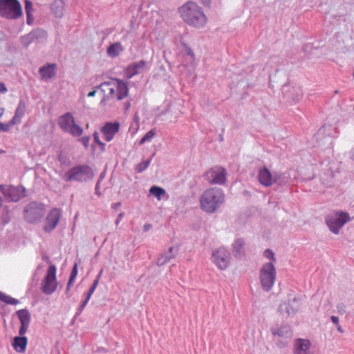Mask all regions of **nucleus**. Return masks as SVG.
<instances>
[{
  "label": "nucleus",
  "mask_w": 354,
  "mask_h": 354,
  "mask_svg": "<svg viewBox=\"0 0 354 354\" xmlns=\"http://www.w3.org/2000/svg\"><path fill=\"white\" fill-rule=\"evenodd\" d=\"M180 17L188 25L201 28L207 21V17L202 8L194 2H187L179 8Z\"/></svg>",
  "instance_id": "obj_1"
},
{
  "label": "nucleus",
  "mask_w": 354,
  "mask_h": 354,
  "mask_svg": "<svg viewBox=\"0 0 354 354\" xmlns=\"http://www.w3.org/2000/svg\"><path fill=\"white\" fill-rule=\"evenodd\" d=\"M224 201L225 195L221 189H207L201 196V207L204 212L212 214L220 207Z\"/></svg>",
  "instance_id": "obj_2"
},
{
  "label": "nucleus",
  "mask_w": 354,
  "mask_h": 354,
  "mask_svg": "<svg viewBox=\"0 0 354 354\" xmlns=\"http://www.w3.org/2000/svg\"><path fill=\"white\" fill-rule=\"evenodd\" d=\"M93 169L88 165H77L71 169L62 176V179L66 182L76 181L85 183L94 178Z\"/></svg>",
  "instance_id": "obj_3"
},
{
  "label": "nucleus",
  "mask_w": 354,
  "mask_h": 354,
  "mask_svg": "<svg viewBox=\"0 0 354 354\" xmlns=\"http://www.w3.org/2000/svg\"><path fill=\"white\" fill-rule=\"evenodd\" d=\"M46 214L44 203L38 201H31L23 209L24 220L31 224L39 223Z\"/></svg>",
  "instance_id": "obj_4"
},
{
  "label": "nucleus",
  "mask_w": 354,
  "mask_h": 354,
  "mask_svg": "<svg viewBox=\"0 0 354 354\" xmlns=\"http://www.w3.org/2000/svg\"><path fill=\"white\" fill-rule=\"evenodd\" d=\"M22 8L18 0H0V16L6 19H18Z\"/></svg>",
  "instance_id": "obj_5"
},
{
  "label": "nucleus",
  "mask_w": 354,
  "mask_h": 354,
  "mask_svg": "<svg viewBox=\"0 0 354 354\" xmlns=\"http://www.w3.org/2000/svg\"><path fill=\"white\" fill-rule=\"evenodd\" d=\"M58 125L63 131L74 137L80 136L83 132V129L75 123V118L70 112L59 116Z\"/></svg>",
  "instance_id": "obj_6"
},
{
  "label": "nucleus",
  "mask_w": 354,
  "mask_h": 354,
  "mask_svg": "<svg viewBox=\"0 0 354 354\" xmlns=\"http://www.w3.org/2000/svg\"><path fill=\"white\" fill-rule=\"evenodd\" d=\"M259 279L263 290L268 292L276 279V269L272 262L266 263L259 272Z\"/></svg>",
  "instance_id": "obj_7"
},
{
  "label": "nucleus",
  "mask_w": 354,
  "mask_h": 354,
  "mask_svg": "<svg viewBox=\"0 0 354 354\" xmlns=\"http://www.w3.org/2000/svg\"><path fill=\"white\" fill-rule=\"evenodd\" d=\"M349 214L342 211L337 212L334 215L328 216L326 223L329 230L334 234H339V230L350 221Z\"/></svg>",
  "instance_id": "obj_8"
},
{
  "label": "nucleus",
  "mask_w": 354,
  "mask_h": 354,
  "mask_svg": "<svg viewBox=\"0 0 354 354\" xmlns=\"http://www.w3.org/2000/svg\"><path fill=\"white\" fill-rule=\"evenodd\" d=\"M0 192L8 202H18L26 196V188L22 186L0 185Z\"/></svg>",
  "instance_id": "obj_9"
},
{
  "label": "nucleus",
  "mask_w": 354,
  "mask_h": 354,
  "mask_svg": "<svg viewBox=\"0 0 354 354\" xmlns=\"http://www.w3.org/2000/svg\"><path fill=\"white\" fill-rule=\"evenodd\" d=\"M56 270L57 269L55 265H50L48 268L47 273L41 285V290L45 295H51L56 290L57 285Z\"/></svg>",
  "instance_id": "obj_10"
},
{
  "label": "nucleus",
  "mask_w": 354,
  "mask_h": 354,
  "mask_svg": "<svg viewBox=\"0 0 354 354\" xmlns=\"http://www.w3.org/2000/svg\"><path fill=\"white\" fill-rule=\"evenodd\" d=\"M203 176L211 184L223 185L226 181V171L223 167H215L207 171Z\"/></svg>",
  "instance_id": "obj_11"
},
{
  "label": "nucleus",
  "mask_w": 354,
  "mask_h": 354,
  "mask_svg": "<svg viewBox=\"0 0 354 354\" xmlns=\"http://www.w3.org/2000/svg\"><path fill=\"white\" fill-rule=\"evenodd\" d=\"M212 259L219 269L225 270L230 263V253L227 248L221 247L213 252Z\"/></svg>",
  "instance_id": "obj_12"
},
{
  "label": "nucleus",
  "mask_w": 354,
  "mask_h": 354,
  "mask_svg": "<svg viewBox=\"0 0 354 354\" xmlns=\"http://www.w3.org/2000/svg\"><path fill=\"white\" fill-rule=\"evenodd\" d=\"M300 304L299 300L294 297L281 302L278 308L279 313L286 317L293 316L299 310Z\"/></svg>",
  "instance_id": "obj_13"
},
{
  "label": "nucleus",
  "mask_w": 354,
  "mask_h": 354,
  "mask_svg": "<svg viewBox=\"0 0 354 354\" xmlns=\"http://www.w3.org/2000/svg\"><path fill=\"white\" fill-rule=\"evenodd\" d=\"M47 32L41 28H36L32 30L28 34L25 35L20 38L22 46L25 48L35 41H41L43 39H46Z\"/></svg>",
  "instance_id": "obj_14"
},
{
  "label": "nucleus",
  "mask_w": 354,
  "mask_h": 354,
  "mask_svg": "<svg viewBox=\"0 0 354 354\" xmlns=\"http://www.w3.org/2000/svg\"><path fill=\"white\" fill-rule=\"evenodd\" d=\"M60 217L61 212L59 209L53 208L51 209L46 218L44 230L46 232H50L53 231L57 225Z\"/></svg>",
  "instance_id": "obj_15"
},
{
  "label": "nucleus",
  "mask_w": 354,
  "mask_h": 354,
  "mask_svg": "<svg viewBox=\"0 0 354 354\" xmlns=\"http://www.w3.org/2000/svg\"><path fill=\"white\" fill-rule=\"evenodd\" d=\"M120 123L106 122L101 129V131L104 135V139L107 142H110L114 137L115 134L118 132Z\"/></svg>",
  "instance_id": "obj_16"
},
{
  "label": "nucleus",
  "mask_w": 354,
  "mask_h": 354,
  "mask_svg": "<svg viewBox=\"0 0 354 354\" xmlns=\"http://www.w3.org/2000/svg\"><path fill=\"white\" fill-rule=\"evenodd\" d=\"M272 176L273 173H271L266 167H263L259 170V182L265 187H269L272 185Z\"/></svg>",
  "instance_id": "obj_17"
},
{
  "label": "nucleus",
  "mask_w": 354,
  "mask_h": 354,
  "mask_svg": "<svg viewBox=\"0 0 354 354\" xmlns=\"http://www.w3.org/2000/svg\"><path fill=\"white\" fill-rule=\"evenodd\" d=\"M97 88L100 89V91L104 93V97L101 101V103L106 100H109L110 97H112L115 94V84H112L111 82H102L98 86H97Z\"/></svg>",
  "instance_id": "obj_18"
},
{
  "label": "nucleus",
  "mask_w": 354,
  "mask_h": 354,
  "mask_svg": "<svg viewBox=\"0 0 354 354\" xmlns=\"http://www.w3.org/2000/svg\"><path fill=\"white\" fill-rule=\"evenodd\" d=\"M145 66L146 62L145 60H140V62L132 63L127 68V77L131 78L134 75L140 73Z\"/></svg>",
  "instance_id": "obj_19"
},
{
  "label": "nucleus",
  "mask_w": 354,
  "mask_h": 354,
  "mask_svg": "<svg viewBox=\"0 0 354 354\" xmlns=\"http://www.w3.org/2000/svg\"><path fill=\"white\" fill-rule=\"evenodd\" d=\"M28 344V338L25 336H16L13 338L12 345L19 353H24Z\"/></svg>",
  "instance_id": "obj_20"
},
{
  "label": "nucleus",
  "mask_w": 354,
  "mask_h": 354,
  "mask_svg": "<svg viewBox=\"0 0 354 354\" xmlns=\"http://www.w3.org/2000/svg\"><path fill=\"white\" fill-rule=\"evenodd\" d=\"M310 342L308 339H297L293 354H308Z\"/></svg>",
  "instance_id": "obj_21"
},
{
  "label": "nucleus",
  "mask_w": 354,
  "mask_h": 354,
  "mask_svg": "<svg viewBox=\"0 0 354 354\" xmlns=\"http://www.w3.org/2000/svg\"><path fill=\"white\" fill-rule=\"evenodd\" d=\"M56 64H48L43 66L39 68V73L41 78L45 80H48L53 77L56 73L55 72Z\"/></svg>",
  "instance_id": "obj_22"
},
{
  "label": "nucleus",
  "mask_w": 354,
  "mask_h": 354,
  "mask_svg": "<svg viewBox=\"0 0 354 354\" xmlns=\"http://www.w3.org/2000/svg\"><path fill=\"white\" fill-rule=\"evenodd\" d=\"M245 245V241L242 239H237L232 244V254L234 257L240 259L243 256V247Z\"/></svg>",
  "instance_id": "obj_23"
},
{
  "label": "nucleus",
  "mask_w": 354,
  "mask_h": 354,
  "mask_svg": "<svg viewBox=\"0 0 354 354\" xmlns=\"http://www.w3.org/2000/svg\"><path fill=\"white\" fill-rule=\"evenodd\" d=\"M64 3L63 0H55L50 5L51 12L57 18L64 15Z\"/></svg>",
  "instance_id": "obj_24"
},
{
  "label": "nucleus",
  "mask_w": 354,
  "mask_h": 354,
  "mask_svg": "<svg viewBox=\"0 0 354 354\" xmlns=\"http://www.w3.org/2000/svg\"><path fill=\"white\" fill-rule=\"evenodd\" d=\"M271 332L273 335H277L283 338H290L292 337V331L290 326L288 325L282 326L278 328H271Z\"/></svg>",
  "instance_id": "obj_25"
},
{
  "label": "nucleus",
  "mask_w": 354,
  "mask_h": 354,
  "mask_svg": "<svg viewBox=\"0 0 354 354\" xmlns=\"http://www.w3.org/2000/svg\"><path fill=\"white\" fill-rule=\"evenodd\" d=\"M117 84H115V88L118 91L117 99L121 100L128 95V86L127 84L124 81L116 79Z\"/></svg>",
  "instance_id": "obj_26"
},
{
  "label": "nucleus",
  "mask_w": 354,
  "mask_h": 354,
  "mask_svg": "<svg viewBox=\"0 0 354 354\" xmlns=\"http://www.w3.org/2000/svg\"><path fill=\"white\" fill-rule=\"evenodd\" d=\"M124 50V48L120 42L111 44L107 48V54L111 57H115Z\"/></svg>",
  "instance_id": "obj_27"
},
{
  "label": "nucleus",
  "mask_w": 354,
  "mask_h": 354,
  "mask_svg": "<svg viewBox=\"0 0 354 354\" xmlns=\"http://www.w3.org/2000/svg\"><path fill=\"white\" fill-rule=\"evenodd\" d=\"M16 314L20 321L21 324H30V315L27 309L24 308L19 310L16 312Z\"/></svg>",
  "instance_id": "obj_28"
},
{
  "label": "nucleus",
  "mask_w": 354,
  "mask_h": 354,
  "mask_svg": "<svg viewBox=\"0 0 354 354\" xmlns=\"http://www.w3.org/2000/svg\"><path fill=\"white\" fill-rule=\"evenodd\" d=\"M288 178L281 172H274L272 176V184H277L279 186H283L288 184Z\"/></svg>",
  "instance_id": "obj_29"
},
{
  "label": "nucleus",
  "mask_w": 354,
  "mask_h": 354,
  "mask_svg": "<svg viewBox=\"0 0 354 354\" xmlns=\"http://www.w3.org/2000/svg\"><path fill=\"white\" fill-rule=\"evenodd\" d=\"M150 194L153 195V196L156 197L158 200H160L162 196L165 194V190L158 186L153 185L149 189Z\"/></svg>",
  "instance_id": "obj_30"
},
{
  "label": "nucleus",
  "mask_w": 354,
  "mask_h": 354,
  "mask_svg": "<svg viewBox=\"0 0 354 354\" xmlns=\"http://www.w3.org/2000/svg\"><path fill=\"white\" fill-rule=\"evenodd\" d=\"M178 248L175 246H171L169 248V250L165 252H163L164 256L169 262L171 259H174L178 254Z\"/></svg>",
  "instance_id": "obj_31"
},
{
  "label": "nucleus",
  "mask_w": 354,
  "mask_h": 354,
  "mask_svg": "<svg viewBox=\"0 0 354 354\" xmlns=\"http://www.w3.org/2000/svg\"><path fill=\"white\" fill-rule=\"evenodd\" d=\"M178 248L175 246H171L169 248V250L165 252H163L164 256L169 262L171 259H174L178 254Z\"/></svg>",
  "instance_id": "obj_32"
},
{
  "label": "nucleus",
  "mask_w": 354,
  "mask_h": 354,
  "mask_svg": "<svg viewBox=\"0 0 354 354\" xmlns=\"http://www.w3.org/2000/svg\"><path fill=\"white\" fill-rule=\"evenodd\" d=\"M26 112V103L23 100H20L19 102V104L17 105V107L15 110V113L17 115V116L22 117L25 114Z\"/></svg>",
  "instance_id": "obj_33"
},
{
  "label": "nucleus",
  "mask_w": 354,
  "mask_h": 354,
  "mask_svg": "<svg viewBox=\"0 0 354 354\" xmlns=\"http://www.w3.org/2000/svg\"><path fill=\"white\" fill-rule=\"evenodd\" d=\"M156 136V131L151 129L140 140L139 145H142L146 142H150L151 139Z\"/></svg>",
  "instance_id": "obj_34"
},
{
  "label": "nucleus",
  "mask_w": 354,
  "mask_h": 354,
  "mask_svg": "<svg viewBox=\"0 0 354 354\" xmlns=\"http://www.w3.org/2000/svg\"><path fill=\"white\" fill-rule=\"evenodd\" d=\"M153 156V155L150 158L147 159V160H145V161L139 163L136 166V171L138 173H141V172L144 171L149 167Z\"/></svg>",
  "instance_id": "obj_35"
},
{
  "label": "nucleus",
  "mask_w": 354,
  "mask_h": 354,
  "mask_svg": "<svg viewBox=\"0 0 354 354\" xmlns=\"http://www.w3.org/2000/svg\"><path fill=\"white\" fill-rule=\"evenodd\" d=\"M93 136L94 143L99 145L100 150L102 151H105V144L100 141L98 133L94 132Z\"/></svg>",
  "instance_id": "obj_36"
},
{
  "label": "nucleus",
  "mask_w": 354,
  "mask_h": 354,
  "mask_svg": "<svg viewBox=\"0 0 354 354\" xmlns=\"http://www.w3.org/2000/svg\"><path fill=\"white\" fill-rule=\"evenodd\" d=\"M291 93L295 94V96L292 97V101L295 102H297L302 95V91L299 88H292Z\"/></svg>",
  "instance_id": "obj_37"
},
{
  "label": "nucleus",
  "mask_w": 354,
  "mask_h": 354,
  "mask_svg": "<svg viewBox=\"0 0 354 354\" xmlns=\"http://www.w3.org/2000/svg\"><path fill=\"white\" fill-rule=\"evenodd\" d=\"M263 255L265 257H266L267 259H268L272 261H276V259L274 257V253L270 249H266L263 252Z\"/></svg>",
  "instance_id": "obj_38"
},
{
  "label": "nucleus",
  "mask_w": 354,
  "mask_h": 354,
  "mask_svg": "<svg viewBox=\"0 0 354 354\" xmlns=\"http://www.w3.org/2000/svg\"><path fill=\"white\" fill-rule=\"evenodd\" d=\"M3 302L7 304L17 305L19 303V301L6 295V299H4Z\"/></svg>",
  "instance_id": "obj_39"
},
{
  "label": "nucleus",
  "mask_w": 354,
  "mask_h": 354,
  "mask_svg": "<svg viewBox=\"0 0 354 354\" xmlns=\"http://www.w3.org/2000/svg\"><path fill=\"white\" fill-rule=\"evenodd\" d=\"M3 302L7 304L17 305L19 303V301L6 295V299H4Z\"/></svg>",
  "instance_id": "obj_40"
},
{
  "label": "nucleus",
  "mask_w": 354,
  "mask_h": 354,
  "mask_svg": "<svg viewBox=\"0 0 354 354\" xmlns=\"http://www.w3.org/2000/svg\"><path fill=\"white\" fill-rule=\"evenodd\" d=\"M24 3L26 13H32L33 11L32 2L30 0H25Z\"/></svg>",
  "instance_id": "obj_41"
},
{
  "label": "nucleus",
  "mask_w": 354,
  "mask_h": 354,
  "mask_svg": "<svg viewBox=\"0 0 354 354\" xmlns=\"http://www.w3.org/2000/svg\"><path fill=\"white\" fill-rule=\"evenodd\" d=\"M167 263H168L167 260H166L165 257L164 256L163 253H162L158 258L156 264L158 266H162Z\"/></svg>",
  "instance_id": "obj_42"
},
{
  "label": "nucleus",
  "mask_w": 354,
  "mask_h": 354,
  "mask_svg": "<svg viewBox=\"0 0 354 354\" xmlns=\"http://www.w3.org/2000/svg\"><path fill=\"white\" fill-rule=\"evenodd\" d=\"M77 275V263H75L72 268L71 272L69 279H72L73 280H75Z\"/></svg>",
  "instance_id": "obj_43"
},
{
  "label": "nucleus",
  "mask_w": 354,
  "mask_h": 354,
  "mask_svg": "<svg viewBox=\"0 0 354 354\" xmlns=\"http://www.w3.org/2000/svg\"><path fill=\"white\" fill-rule=\"evenodd\" d=\"M88 304V302L85 300H84L82 304H80V306H79L78 309H77V312L75 313V315L74 316V318H76L77 317H78L81 313L82 312V310H84V308L86 307V304Z\"/></svg>",
  "instance_id": "obj_44"
},
{
  "label": "nucleus",
  "mask_w": 354,
  "mask_h": 354,
  "mask_svg": "<svg viewBox=\"0 0 354 354\" xmlns=\"http://www.w3.org/2000/svg\"><path fill=\"white\" fill-rule=\"evenodd\" d=\"M337 313L340 315H343L346 313V306L343 303H338L337 305Z\"/></svg>",
  "instance_id": "obj_45"
},
{
  "label": "nucleus",
  "mask_w": 354,
  "mask_h": 354,
  "mask_svg": "<svg viewBox=\"0 0 354 354\" xmlns=\"http://www.w3.org/2000/svg\"><path fill=\"white\" fill-rule=\"evenodd\" d=\"M21 118V117H20V116H17V115L15 113V115L13 116V118L8 123L9 127H10L13 126L15 124H16L17 122H19Z\"/></svg>",
  "instance_id": "obj_46"
},
{
  "label": "nucleus",
  "mask_w": 354,
  "mask_h": 354,
  "mask_svg": "<svg viewBox=\"0 0 354 354\" xmlns=\"http://www.w3.org/2000/svg\"><path fill=\"white\" fill-rule=\"evenodd\" d=\"M28 326H29V325H26V324H21L20 325V328H19V336H24V335L27 332Z\"/></svg>",
  "instance_id": "obj_47"
},
{
  "label": "nucleus",
  "mask_w": 354,
  "mask_h": 354,
  "mask_svg": "<svg viewBox=\"0 0 354 354\" xmlns=\"http://www.w3.org/2000/svg\"><path fill=\"white\" fill-rule=\"evenodd\" d=\"M80 141L83 144L85 148H88L90 137L89 136H84L80 139Z\"/></svg>",
  "instance_id": "obj_48"
},
{
  "label": "nucleus",
  "mask_w": 354,
  "mask_h": 354,
  "mask_svg": "<svg viewBox=\"0 0 354 354\" xmlns=\"http://www.w3.org/2000/svg\"><path fill=\"white\" fill-rule=\"evenodd\" d=\"M10 129L8 124H3L0 122V132H7Z\"/></svg>",
  "instance_id": "obj_49"
},
{
  "label": "nucleus",
  "mask_w": 354,
  "mask_h": 354,
  "mask_svg": "<svg viewBox=\"0 0 354 354\" xmlns=\"http://www.w3.org/2000/svg\"><path fill=\"white\" fill-rule=\"evenodd\" d=\"M102 273V270H100V272H99V274H97L96 279L94 280L93 284L91 285L92 286H93L94 288H97V286H98V283H99V280H100V278L101 277V274Z\"/></svg>",
  "instance_id": "obj_50"
},
{
  "label": "nucleus",
  "mask_w": 354,
  "mask_h": 354,
  "mask_svg": "<svg viewBox=\"0 0 354 354\" xmlns=\"http://www.w3.org/2000/svg\"><path fill=\"white\" fill-rule=\"evenodd\" d=\"M33 21V17L32 13H26V22L30 25Z\"/></svg>",
  "instance_id": "obj_51"
},
{
  "label": "nucleus",
  "mask_w": 354,
  "mask_h": 354,
  "mask_svg": "<svg viewBox=\"0 0 354 354\" xmlns=\"http://www.w3.org/2000/svg\"><path fill=\"white\" fill-rule=\"evenodd\" d=\"M8 91V89L4 83L0 82V92L5 93Z\"/></svg>",
  "instance_id": "obj_52"
},
{
  "label": "nucleus",
  "mask_w": 354,
  "mask_h": 354,
  "mask_svg": "<svg viewBox=\"0 0 354 354\" xmlns=\"http://www.w3.org/2000/svg\"><path fill=\"white\" fill-rule=\"evenodd\" d=\"M124 212H121L118 214L116 220H115V225H118L119 224V223L120 222L121 219L124 217Z\"/></svg>",
  "instance_id": "obj_53"
},
{
  "label": "nucleus",
  "mask_w": 354,
  "mask_h": 354,
  "mask_svg": "<svg viewBox=\"0 0 354 354\" xmlns=\"http://www.w3.org/2000/svg\"><path fill=\"white\" fill-rule=\"evenodd\" d=\"M151 227H152L151 224H150V223H146V224H145V225H144V226H143V231H144V232H148L149 230H151Z\"/></svg>",
  "instance_id": "obj_54"
},
{
  "label": "nucleus",
  "mask_w": 354,
  "mask_h": 354,
  "mask_svg": "<svg viewBox=\"0 0 354 354\" xmlns=\"http://www.w3.org/2000/svg\"><path fill=\"white\" fill-rule=\"evenodd\" d=\"M330 319H331L333 323H334L336 325H338V324H339V318L333 315V316L330 317Z\"/></svg>",
  "instance_id": "obj_55"
},
{
  "label": "nucleus",
  "mask_w": 354,
  "mask_h": 354,
  "mask_svg": "<svg viewBox=\"0 0 354 354\" xmlns=\"http://www.w3.org/2000/svg\"><path fill=\"white\" fill-rule=\"evenodd\" d=\"M100 180H97L96 185H95V194H97V195H100Z\"/></svg>",
  "instance_id": "obj_56"
},
{
  "label": "nucleus",
  "mask_w": 354,
  "mask_h": 354,
  "mask_svg": "<svg viewBox=\"0 0 354 354\" xmlns=\"http://www.w3.org/2000/svg\"><path fill=\"white\" fill-rule=\"evenodd\" d=\"M201 3L205 6L209 7L211 4V0H200Z\"/></svg>",
  "instance_id": "obj_57"
},
{
  "label": "nucleus",
  "mask_w": 354,
  "mask_h": 354,
  "mask_svg": "<svg viewBox=\"0 0 354 354\" xmlns=\"http://www.w3.org/2000/svg\"><path fill=\"white\" fill-rule=\"evenodd\" d=\"M120 206H121V203L118 202V203H113L111 205V207L114 209H118Z\"/></svg>",
  "instance_id": "obj_58"
},
{
  "label": "nucleus",
  "mask_w": 354,
  "mask_h": 354,
  "mask_svg": "<svg viewBox=\"0 0 354 354\" xmlns=\"http://www.w3.org/2000/svg\"><path fill=\"white\" fill-rule=\"evenodd\" d=\"M97 88L96 87L94 90L90 91L88 93V97H94L95 95L96 92H97Z\"/></svg>",
  "instance_id": "obj_59"
},
{
  "label": "nucleus",
  "mask_w": 354,
  "mask_h": 354,
  "mask_svg": "<svg viewBox=\"0 0 354 354\" xmlns=\"http://www.w3.org/2000/svg\"><path fill=\"white\" fill-rule=\"evenodd\" d=\"M74 281L75 280H73L72 279H69L68 283H67V286H66V288H68V290H70L71 286H73V284L74 283Z\"/></svg>",
  "instance_id": "obj_60"
},
{
  "label": "nucleus",
  "mask_w": 354,
  "mask_h": 354,
  "mask_svg": "<svg viewBox=\"0 0 354 354\" xmlns=\"http://www.w3.org/2000/svg\"><path fill=\"white\" fill-rule=\"evenodd\" d=\"M349 157L351 160H354V147L350 151Z\"/></svg>",
  "instance_id": "obj_61"
},
{
  "label": "nucleus",
  "mask_w": 354,
  "mask_h": 354,
  "mask_svg": "<svg viewBox=\"0 0 354 354\" xmlns=\"http://www.w3.org/2000/svg\"><path fill=\"white\" fill-rule=\"evenodd\" d=\"M6 295L2 292L0 291V301H4V299H6Z\"/></svg>",
  "instance_id": "obj_62"
},
{
  "label": "nucleus",
  "mask_w": 354,
  "mask_h": 354,
  "mask_svg": "<svg viewBox=\"0 0 354 354\" xmlns=\"http://www.w3.org/2000/svg\"><path fill=\"white\" fill-rule=\"evenodd\" d=\"M286 344H287V342H281V341H280V342H279L277 343V345H278V346H279V347H284Z\"/></svg>",
  "instance_id": "obj_63"
},
{
  "label": "nucleus",
  "mask_w": 354,
  "mask_h": 354,
  "mask_svg": "<svg viewBox=\"0 0 354 354\" xmlns=\"http://www.w3.org/2000/svg\"><path fill=\"white\" fill-rule=\"evenodd\" d=\"M95 288H94L93 286H91L88 291L87 292L88 294H91V295H93V293L94 292V291L95 290Z\"/></svg>",
  "instance_id": "obj_64"
}]
</instances>
